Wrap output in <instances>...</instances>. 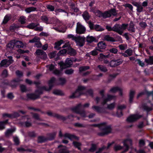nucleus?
Masks as SVG:
<instances>
[{
	"label": "nucleus",
	"mask_w": 153,
	"mask_h": 153,
	"mask_svg": "<svg viewBox=\"0 0 153 153\" xmlns=\"http://www.w3.org/2000/svg\"><path fill=\"white\" fill-rule=\"evenodd\" d=\"M128 26V24H123L121 25L119 24H116L112 27L110 25H107L106 28L108 31H114L120 35H122L124 30Z\"/></svg>",
	"instance_id": "nucleus-1"
},
{
	"label": "nucleus",
	"mask_w": 153,
	"mask_h": 153,
	"mask_svg": "<svg viewBox=\"0 0 153 153\" xmlns=\"http://www.w3.org/2000/svg\"><path fill=\"white\" fill-rule=\"evenodd\" d=\"M99 128L101 130L102 132L98 133V135L103 136L111 133L112 131L111 126L108 125L106 123H103L99 125Z\"/></svg>",
	"instance_id": "nucleus-2"
},
{
	"label": "nucleus",
	"mask_w": 153,
	"mask_h": 153,
	"mask_svg": "<svg viewBox=\"0 0 153 153\" xmlns=\"http://www.w3.org/2000/svg\"><path fill=\"white\" fill-rule=\"evenodd\" d=\"M43 90L41 88L36 90L35 93L28 94H27V98L28 100H35L40 98V95L43 93Z\"/></svg>",
	"instance_id": "nucleus-3"
},
{
	"label": "nucleus",
	"mask_w": 153,
	"mask_h": 153,
	"mask_svg": "<svg viewBox=\"0 0 153 153\" xmlns=\"http://www.w3.org/2000/svg\"><path fill=\"white\" fill-rule=\"evenodd\" d=\"M85 89V88L83 86H78V88L75 92L73 93L69 96L70 98H74L79 97L83 94V91Z\"/></svg>",
	"instance_id": "nucleus-4"
},
{
	"label": "nucleus",
	"mask_w": 153,
	"mask_h": 153,
	"mask_svg": "<svg viewBox=\"0 0 153 153\" xmlns=\"http://www.w3.org/2000/svg\"><path fill=\"white\" fill-rule=\"evenodd\" d=\"M117 14V11L114 8H112L107 11L103 13L102 17L104 18H109L111 15L116 16Z\"/></svg>",
	"instance_id": "nucleus-5"
},
{
	"label": "nucleus",
	"mask_w": 153,
	"mask_h": 153,
	"mask_svg": "<svg viewBox=\"0 0 153 153\" xmlns=\"http://www.w3.org/2000/svg\"><path fill=\"white\" fill-rule=\"evenodd\" d=\"M73 61L69 58L66 59L65 63L63 62H60L59 63L60 67L62 70L68 67H70L72 64Z\"/></svg>",
	"instance_id": "nucleus-6"
},
{
	"label": "nucleus",
	"mask_w": 153,
	"mask_h": 153,
	"mask_svg": "<svg viewBox=\"0 0 153 153\" xmlns=\"http://www.w3.org/2000/svg\"><path fill=\"white\" fill-rule=\"evenodd\" d=\"M9 59H5L2 60L0 63V67H7L13 62L12 57L11 56L9 57Z\"/></svg>",
	"instance_id": "nucleus-7"
},
{
	"label": "nucleus",
	"mask_w": 153,
	"mask_h": 153,
	"mask_svg": "<svg viewBox=\"0 0 153 153\" xmlns=\"http://www.w3.org/2000/svg\"><path fill=\"white\" fill-rule=\"evenodd\" d=\"M123 61L121 59H113L109 63V66L112 68L115 67L122 64Z\"/></svg>",
	"instance_id": "nucleus-8"
},
{
	"label": "nucleus",
	"mask_w": 153,
	"mask_h": 153,
	"mask_svg": "<svg viewBox=\"0 0 153 153\" xmlns=\"http://www.w3.org/2000/svg\"><path fill=\"white\" fill-rule=\"evenodd\" d=\"M46 114L50 116L53 117L63 121L65 120L66 119V117L59 115L56 113H53L51 111H48L46 112Z\"/></svg>",
	"instance_id": "nucleus-9"
},
{
	"label": "nucleus",
	"mask_w": 153,
	"mask_h": 153,
	"mask_svg": "<svg viewBox=\"0 0 153 153\" xmlns=\"http://www.w3.org/2000/svg\"><path fill=\"white\" fill-rule=\"evenodd\" d=\"M124 146L125 147V149L122 153H124L127 152L129 149V146L132 144V140L130 138H128L124 140L123 142Z\"/></svg>",
	"instance_id": "nucleus-10"
},
{
	"label": "nucleus",
	"mask_w": 153,
	"mask_h": 153,
	"mask_svg": "<svg viewBox=\"0 0 153 153\" xmlns=\"http://www.w3.org/2000/svg\"><path fill=\"white\" fill-rule=\"evenodd\" d=\"M85 38L80 36H77L75 40L77 45L79 47L83 46L85 44Z\"/></svg>",
	"instance_id": "nucleus-11"
},
{
	"label": "nucleus",
	"mask_w": 153,
	"mask_h": 153,
	"mask_svg": "<svg viewBox=\"0 0 153 153\" xmlns=\"http://www.w3.org/2000/svg\"><path fill=\"white\" fill-rule=\"evenodd\" d=\"M86 29L79 22L77 24V26L76 29V32L77 33L81 34L85 33Z\"/></svg>",
	"instance_id": "nucleus-12"
},
{
	"label": "nucleus",
	"mask_w": 153,
	"mask_h": 153,
	"mask_svg": "<svg viewBox=\"0 0 153 153\" xmlns=\"http://www.w3.org/2000/svg\"><path fill=\"white\" fill-rule=\"evenodd\" d=\"M55 81V78L54 77L52 78L49 82V87L48 88L45 86H43L41 88L43 90L46 91H49L51 90L52 87L53 86V83Z\"/></svg>",
	"instance_id": "nucleus-13"
},
{
	"label": "nucleus",
	"mask_w": 153,
	"mask_h": 153,
	"mask_svg": "<svg viewBox=\"0 0 153 153\" xmlns=\"http://www.w3.org/2000/svg\"><path fill=\"white\" fill-rule=\"evenodd\" d=\"M142 116V115L137 114L131 115L127 118V120L130 122H134L140 118Z\"/></svg>",
	"instance_id": "nucleus-14"
},
{
	"label": "nucleus",
	"mask_w": 153,
	"mask_h": 153,
	"mask_svg": "<svg viewBox=\"0 0 153 153\" xmlns=\"http://www.w3.org/2000/svg\"><path fill=\"white\" fill-rule=\"evenodd\" d=\"M132 4L134 6L137 7V12L140 13L143 11V7L140 2H133Z\"/></svg>",
	"instance_id": "nucleus-15"
},
{
	"label": "nucleus",
	"mask_w": 153,
	"mask_h": 153,
	"mask_svg": "<svg viewBox=\"0 0 153 153\" xmlns=\"http://www.w3.org/2000/svg\"><path fill=\"white\" fill-rule=\"evenodd\" d=\"M82 107V104L80 103L76 105L75 106L72 107L71 108V110L73 112L78 114L81 110V108Z\"/></svg>",
	"instance_id": "nucleus-16"
},
{
	"label": "nucleus",
	"mask_w": 153,
	"mask_h": 153,
	"mask_svg": "<svg viewBox=\"0 0 153 153\" xmlns=\"http://www.w3.org/2000/svg\"><path fill=\"white\" fill-rule=\"evenodd\" d=\"M92 108L96 111L99 113H106V112L105 111V108H103L98 106L94 105L92 107Z\"/></svg>",
	"instance_id": "nucleus-17"
},
{
	"label": "nucleus",
	"mask_w": 153,
	"mask_h": 153,
	"mask_svg": "<svg viewBox=\"0 0 153 153\" xmlns=\"http://www.w3.org/2000/svg\"><path fill=\"white\" fill-rule=\"evenodd\" d=\"M115 97L114 96L108 95L107 97L103 100V102L101 103V104L102 105H104L107 102L111 101L113 99H114Z\"/></svg>",
	"instance_id": "nucleus-18"
},
{
	"label": "nucleus",
	"mask_w": 153,
	"mask_h": 153,
	"mask_svg": "<svg viewBox=\"0 0 153 153\" xmlns=\"http://www.w3.org/2000/svg\"><path fill=\"white\" fill-rule=\"evenodd\" d=\"M15 47L17 48H23L24 47V45L21 41L15 40Z\"/></svg>",
	"instance_id": "nucleus-19"
},
{
	"label": "nucleus",
	"mask_w": 153,
	"mask_h": 153,
	"mask_svg": "<svg viewBox=\"0 0 153 153\" xmlns=\"http://www.w3.org/2000/svg\"><path fill=\"white\" fill-rule=\"evenodd\" d=\"M103 39L104 40L107 41L111 42H115V40L114 39L108 35H104L103 36Z\"/></svg>",
	"instance_id": "nucleus-20"
},
{
	"label": "nucleus",
	"mask_w": 153,
	"mask_h": 153,
	"mask_svg": "<svg viewBox=\"0 0 153 153\" xmlns=\"http://www.w3.org/2000/svg\"><path fill=\"white\" fill-rule=\"evenodd\" d=\"M17 150L19 152H22L25 151L31 152L30 149H28L26 147L21 146L17 149Z\"/></svg>",
	"instance_id": "nucleus-21"
},
{
	"label": "nucleus",
	"mask_w": 153,
	"mask_h": 153,
	"mask_svg": "<svg viewBox=\"0 0 153 153\" xmlns=\"http://www.w3.org/2000/svg\"><path fill=\"white\" fill-rule=\"evenodd\" d=\"M56 132H54L51 133H49L47 134V135L48 137L47 139L48 140H53L56 136Z\"/></svg>",
	"instance_id": "nucleus-22"
},
{
	"label": "nucleus",
	"mask_w": 153,
	"mask_h": 153,
	"mask_svg": "<svg viewBox=\"0 0 153 153\" xmlns=\"http://www.w3.org/2000/svg\"><path fill=\"white\" fill-rule=\"evenodd\" d=\"M27 120L22 124V125L26 127H29L31 126L32 125L31 121L30 118L27 119Z\"/></svg>",
	"instance_id": "nucleus-23"
},
{
	"label": "nucleus",
	"mask_w": 153,
	"mask_h": 153,
	"mask_svg": "<svg viewBox=\"0 0 153 153\" xmlns=\"http://www.w3.org/2000/svg\"><path fill=\"white\" fill-rule=\"evenodd\" d=\"M53 93L55 95L60 96L65 95L64 93L62 91L58 89H54L53 91Z\"/></svg>",
	"instance_id": "nucleus-24"
},
{
	"label": "nucleus",
	"mask_w": 153,
	"mask_h": 153,
	"mask_svg": "<svg viewBox=\"0 0 153 153\" xmlns=\"http://www.w3.org/2000/svg\"><path fill=\"white\" fill-rule=\"evenodd\" d=\"M87 42L89 43H91L93 42L96 41V39L95 37L93 36H88L86 38Z\"/></svg>",
	"instance_id": "nucleus-25"
},
{
	"label": "nucleus",
	"mask_w": 153,
	"mask_h": 153,
	"mask_svg": "<svg viewBox=\"0 0 153 153\" xmlns=\"http://www.w3.org/2000/svg\"><path fill=\"white\" fill-rule=\"evenodd\" d=\"M63 43V41L62 40H61L59 41H58L55 42V46L54 48L57 50H59L60 49L61 47L59 46Z\"/></svg>",
	"instance_id": "nucleus-26"
},
{
	"label": "nucleus",
	"mask_w": 153,
	"mask_h": 153,
	"mask_svg": "<svg viewBox=\"0 0 153 153\" xmlns=\"http://www.w3.org/2000/svg\"><path fill=\"white\" fill-rule=\"evenodd\" d=\"M134 26V25L133 23L132 22H131L129 24V26L128 29V30L132 32H135V30Z\"/></svg>",
	"instance_id": "nucleus-27"
},
{
	"label": "nucleus",
	"mask_w": 153,
	"mask_h": 153,
	"mask_svg": "<svg viewBox=\"0 0 153 153\" xmlns=\"http://www.w3.org/2000/svg\"><path fill=\"white\" fill-rule=\"evenodd\" d=\"M48 140L47 138L43 136H39L38 137L37 142L38 143H42Z\"/></svg>",
	"instance_id": "nucleus-28"
},
{
	"label": "nucleus",
	"mask_w": 153,
	"mask_h": 153,
	"mask_svg": "<svg viewBox=\"0 0 153 153\" xmlns=\"http://www.w3.org/2000/svg\"><path fill=\"white\" fill-rule=\"evenodd\" d=\"M98 48L100 49H104L106 47V45L105 42H99L97 44Z\"/></svg>",
	"instance_id": "nucleus-29"
},
{
	"label": "nucleus",
	"mask_w": 153,
	"mask_h": 153,
	"mask_svg": "<svg viewBox=\"0 0 153 153\" xmlns=\"http://www.w3.org/2000/svg\"><path fill=\"white\" fill-rule=\"evenodd\" d=\"M98 68L101 71L104 72L108 71V69L106 67L102 65H100L97 66Z\"/></svg>",
	"instance_id": "nucleus-30"
},
{
	"label": "nucleus",
	"mask_w": 153,
	"mask_h": 153,
	"mask_svg": "<svg viewBox=\"0 0 153 153\" xmlns=\"http://www.w3.org/2000/svg\"><path fill=\"white\" fill-rule=\"evenodd\" d=\"M31 114H32V117L33 118L40 121H43V120L40 118V116L38 114L33 113H31Z\"/></svg>",
	"instance_id": "nucleus-31"
},
{
	"label": "nucleus",
	"mask_w": 153,
	"mask_h": 153,
	"mask_svg": "<svg viewBox=\"0 0 153 153\" xmlns=\"http://www.w3.org/2000/svg\"><path fill=\"white\" fill-rule=\"evenodd\" d=\"M39 25V24L34 23L33 22H31L28 25L26 26V27L30 29H33L37 26Z\"/></svg>",
	"instance_id": "nucleus-32"
},
{
	"label": "nucleus",
	"mask_w": 153,
	"mask_h": 153,
	"mask_svg": "<svg viewBox=\"0 0 153 153\" xmlns=\"http://www.w3.org/2000/svg\"><path fill=\"white\" fill-rule=\"evenodd\" d=\"M99 57H98V59L100 61H103L105 59H106L109 57L108 55H105L102 53L100 54Z\"/></svg>",
	"instance_id": "nucleus-33"
},
{
	"label": "nucleus",
	"mask_w": 153,
	"mask_h": 153,
	"mask_svg": "<svg viewBox=\"0 0 153 153\" xmlns=\"http://www.w3.org/2000/svg\"><path fill=\"white\" fill-rule=\"evenodd\" d=\"M19 81V79H14L11 82V86L13 88L16 87L18 85V82Z\"/></svg>",
	"instance_id": "nucleus-34"
},
{
	"label": "nucleus",
	"mask_w": 153,
	"mask_h": 153,
	"mask_svg": "<svg viewBox=\"0 0 153 153\" xmlns=\"http://www.w3.org/2000/svg\"><path fill=\"white\" fill-rule=\"evenodd\" d=\"M82 16L86 21L89 20L90 18L89 15L87 11H85L82 14Z\"/></svg>",
	"instance_id": "nucleus-35"
},
{
	"label": "nucleus",
	"mask_w": 153,
	"mask_h": 153,
	"mask_svg": "<svg viewBox=\"0 0 153 153\" xmlns=\"http://www.w3.org/2000/svg\"><path fill=\"white\" fill-rule=\"evenodd\" d=\"M145 61L148 64H153V56H150L149 59H145Z\"/></svg>",
	"instance_id": "nucleus-36"
},
{
	"label": "nucleus",
	"mask_w": 153,
	"mask_h": 153,
	"mask_svg": "<svg viewBox=\"0 0 153 153\" xmlns=\"http://www.w3.org/2000/svg\"><path fill=\"white\" fill-rule=\"evenodd\" d=\"M70 152L66 148V147H65L64 148L60 149L58 151V153H69Z\"/></svg>",
	"instance_id": "nucleus-37"
},
{
	"label": "nucleus",
	"mask_w": 153,
	"mask_h": 153,
	"mask_svg": "<svg viewBox=\"0 0 153 153\" xmlns=\"http://www.w3.org/2000/svg\"><path fill=\"white\" fill-rule=\"evenodd\" d=\"M116 104L115 102H113L110 104H108L106 109H108L109 110H112L115 108Z\"/></svg>",
	"instance_id": "nucleus-38"
},
{
	"label": "nucleus",
	"mask_w": 153,
	"mask_h": 153,
	"mask_svg": "<svg viewBox=\"0 0 153 153\" xmlns=\"http://www.w3.org/2000/svg\"><path fill=\"white\" fill-rule=\"evenodd\" d=\"M36 8L34 7H31L26 8L25 10L27 13H30L31 11L36 10Z\"/></svg>",
	"instance_id": "nucleus-39"
},
{
	"label": "nucleus",
	"mask_w": 153,
	"mask_h": 153,
	"mask_svg": "<svg viewBox=\"0 0 153 153\" xmlns=\"http://www.w3.org/2000/svg\"><path fill=\"white\" fill-rule=\"evenodd\" d=\"M7 122L8 120L0 122V130H2L4 128V126Z\"/></svg>",
	"instance_id": "nucleus-40"
},
{
	"label": "nucleus",
	"mask_w": 153,
	"mask_h": 153,
	"mask_svg": "<svg viewBox=\"0 0 153 153\" xmlns=\"http://www.w3.org/2000/svg\"><path fill=\"white\" fill-rule=\"evenodd\" d=\"M14 129H8L5 132V135L7 137H8L11 135L14 131Z\"/></svg>",
	"instance_id": "nucleus-41"
},
{
	"label": "nucleus",
	"mask_w": 153,
	"mask_h": 153,
	"mask_svg": "<svg viewBox=\"0 0 153 153\" xmlns=\"http://www.w3.org/2000/svg\"><path fill=\"white\" fill-rule=\"evenodd\" d=\"M15 40L11 41L7 45L8 47L13 48L15 47Z\"/></svg>",
	"instance_id": "nucleus-42"
},
{
	"label": "nucleus",
	"mask_w": 153,
	"mask_h": 153,
	"mask_svg": "<svg viewBox=\"0 0 153 153\" xmlns=\"http://www.w3.org/2000/svg\"><path fill=\"white\" fill-rule=\"evenodd\" d=\"M59 85H63L65 83L66 80L65 78H60L59 79Z\"/></svg>",
	"instance_id": "nucleus-43"
},
{
	"label": "nucleus",
	"mask_w": 153,
	"mask_h": 153,
	"mask_svg": "<svg viewBox=\"0 0 153 153\" xmlns=\"http://www.w3.org/2000/svg\"><path fill=\"white\" fill-rule=\"evenodd\" d=\"M97 51H99L100 52L101 51L99 49H97V50H94L90 52L89 53L90 54H91L93 56H96L97 55L98 53Z\"/></svg>",
	"instance_id": "nucleus-44"
},
{
	"label": "nucleus",
	"mask_w": 153,
	"mask_h": 153,
	"mask_svg": "<svg viewBox=\"0 0 153 153\" xmlns=\"http://www.w3.org/2000/svg\"><path fill=\"white\" fill-rule=\"evenodd\" d=\"M134 93V91H130L129 94V102L130 103L132 102Z\"/></svg>",
	"instance_id": "nucleus-45"
},
{
	"label": "nucleus",
	"mask_w": 153,
	"mask_h": 153,
	"mask_svg": "<svg viewBox=\"0 0 153 153\" xmlns=\"http://www.w3.org/2000/svg\"><path fill=\"white\" fill-rule=\"evenodd\" d=\"M10 19V15H6L4 18V20L3 22V23L6 24V23Z\"/></svg>",
	"instance_id": "nucleus-46"
},
{
	"label": "nucleus",
	"mask_w": 153,
	"mask_h": 153,
	"mask_svg": "<svg viewBox=\"0 0 153 153\" xmlns=\"http://www.w3.org/2000/svg\"><path fill=\"white\" fill-rule=\"evenodd\" d=\"M77 114H79L82 117H86V113L84 110H81Z\"/></svg>",
	"instance_id": "nucleus-47"
},
{
	"label": "nucleus",
	"mask_w": 153,
	"mask_h": 153,
	"mask_svg": "<svg viewBox=\"0 0 153 153\" xmlns=\"http://www.w3.org/2000/svg\"><path fill=\"white\" fill-rule=\"evenodd\" d=\"M120 88L118 87H113L111 88L109 91V92L112 93H115L118 91Z\"/></svg>",
	"instance_id": "nucleus-48"
},
{
	"label": "nucleus",
	"mask_w": 153,
	"mask_h": 153,
	"mask_svg": "<svg viewBox=\"0 0 153 153\" xmlns=\"http://www.w3.org/2000/svg\"><path fill=\"white\" fill-rule=\"evenodd\" d=\"M90 68L89 66H83L80 67L79 68V71L81 72L87 70Z\"/></svg>",
	"instance_id": "nucleus-49"
},
{
	"label": "nucleus",
	"mask_w": 153,
	"mask_h": 153,
	"mask_svg": "<svg viewBox=\"0 0 153 153\" xmlns=\"http://www.w3.org/2000/svg\"><path fill=\"white\" fill-rule=\"evenodd\" d=\"M123 148V146L119 145L116 144L114 147V149L115 151H117L122 149Z\"/></svg>",
	"instance_id": "nucleus-50"
},
{
	"label": "nucleus",
	"mask_w": 153,
	"mask_h": 153,
	"mask_svg": "<svg viewBox=\"0 0 153 153\" xmlns=\"http://www.w3.org/2000/svg\"><path fill=\"white\" fill-rule=\"evenodd\" d=\"M40 41V38L37 37H35L33 39L29 41V42L30 43L35 42V43L38 42Z\"/></svg>",
	"instance_id": "nucleus-51"
},
{
	"label": "nucleus",
	"mask_w": 153,
	"mask_h": 153,
	"mask_svg": "<svg viewBox=\"0 0 153 153\" xmlns=\"http://www.w3.org/2000/svg\"><path fill=\"white\" fill-rule=\"evenodd\" d=\"M94 29L97 31H102L104 30V29L102 28L100 25H97L94 26Z\"/></svg>",
	"instance_id": "nucleus-52"
},
{
	"label": "nucleus",
	"mask_w": 153,
	"mask_h": 153,
	"mask_svg": "<svg viewBox=\"0 0 153 153\" xmlns=\"http://www.w3.org/2000/svg\"><path fill=\"white\" fill-rule=\"evenodd\" d=\"M142 108L147 111H149L152 110V108L149 107L147 105L145 104L143 105L142 106Z\"/></svg>",
	"instance_id": "nucleus-53"
},
{
	"label": "nucleus",
	"mask_w": 153,
	"mask_h": 153,
	"mask_svg": "<svg viewBox=\"0 0 153 153\" xmlns=\"http://www.w3.org/2000/svg\"><path fill=\"white\" fill-rule=\"evenodd\" d=\"M95 13L96 15L99 17H102L103 13L99 10H97L95 11Z\"/></svg>",
	"instance_id": "nucleus-54"
},
{
	"label": "nucleus",
	"mask_w": 153,
	"mask_h": 153,
	"mask_svg": "<svg viewBox=\"0 0 153 153\" xmlns=\"http://www.w3.org/2000/svg\"><path fill=\"white\" fill-rule=\"evenodd\" d=\"M74 72V70L72 68L66 70L65 71V73L68 75H70L72 74Z\"/></svg>",
	"instance_id": "nucleus-55"
},
{
	"label": "nucleus",
	"mask_w": 153,
	"mask_h": 153,
	"mask_svg": "<svg viewBox=\"0 0 153 153\" xmlns=\"http://www.w3.org/2000/svg\"><path fill=\"white\" fill-rule=\"evenodd\" d=\"M25 17L24 16H21L19 19V21L21 24H25Z\"/></svg>",
	"instance_id": "nucleus-56"
},
{
	"label": "nucleus",
	"mask_w": 153,
	"mask_h": 153,
	"mask_svg": "<svg viewBox=\"0 0 153 153\" xmlns=\"http://www.w3.org/2000/svg\"><path fill=\"white\" fill-rule=\"evenodd\" d=\"M97 148V146L96 145L94 144H92L91 145V147L89 149V151L91 152H94Z\"/></svg>",
	"instance_id": "nucleus-57"
},
{
	"label": "nucleus",
	"mask_w": 153,
	"mask_h": 153,
	"mask_svg": "<svg viewBox=\"0 0 153 153\" xmlns=\"http://www.w3.org/2000/svg\"><path fill=\"white\" fill-rule=\"evenodd\" d=\"M20 88L21 91L22 92H25L27 91L26 86L24 85H20Z\"/></svg>",
	"instance_id": "nucleus-58"
},
{
	"label": "nucleus",
	"mask_w": 153,
	"mask_h": 153,
	"mask_svg": "<svg viewBox=\"0 0 153 153\" xmlns=\"http://www.w3.org/2000/svg\"><path fill=\"white\" fill-rule=\"evenodd\" d=\"M46 67L47 68H48L50 71H53V72L55 69L54 66L52 64H51L50 65H47L46 66Z\"/></svg>",
	"instance_id": "nucleus-59"
},
{
	"label": "nucleus",
	"mask_w": 153,
	"mask_h": 153,
	"mask_svg": "<svg viewBox=\"0 0 153 153\" xmlns=\"http://www.w3.org/2000/svg\"><path fill=\"white\" fill-rule=\"evenodd\" d=\"M125 53H127L128 56H131L133 53L132 50L130 49H127L125 51Z\"/></svg>",
	"instance_id": "nucleus-60"
},
{
	"label": "nucleus",
	"mask_w": 153,
	"mask_h": 153,
	"mask_svg": "<svg viewBox=\"0 0 153 153\" xmlns=\"http://www.w3.org/2000/svg\"><path fill=\"white\" fill-rule=\"evenodd\" d=\"M73 144L74 146L77 148L78 149L80 150V148L79 146H81V143L77 142H74Z\"/></svg>",
	"instance_id": "nucleus-61"
},
{
	"label": "nucleus",
	"mask_w": 153,
	"mask_h": 153,
	"mask_svg": "<svg viewBox=\"0 0 153 153\" xmlns=\"http://www.w3.org/2000/svg\"><path fill=\"white\" fill-rule=\"evenodd\" d=\"M76 51L72 49L69 51V54L71 56H74L76 54Z\"/></svg>",
	"instance_id": "nucleus-62"
},
{
	"label": "nucleus",
	"mask_w": 153,
	"mask_h": 153,
	"mask_svg": "<svg viewBox=\"0 0 153 153\" xmlns=\"http://www.w3.org/2000/svg\"><path fill=\"white\" fill-rule=\"evenodd\" d=\"M53 73L56 75H59L61 74V71L56 69L53 70Z\"/></svg>",
	"instance_id": "nucleus-63"
},
{
	"label": "nucleus",
	"mask_w": 153,
	"mask_h": 153,
	"mask_svg": "<svg viewBox=\"0 0 153 153\" xmlns=\"http://www.w3.org/2000/svg\"><path fill=\"white\" fill-rule=\"evenodd\" d=\"M14 96L12 93H9L7 95V97L8 99L11 100L13 99Z\"/></svg>",
	"instance_id": "nucleus-64"
}]
</instances>
